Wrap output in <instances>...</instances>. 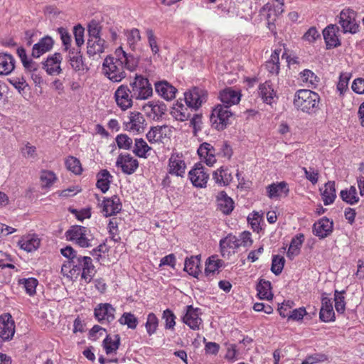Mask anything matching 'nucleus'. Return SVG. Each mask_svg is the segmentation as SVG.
I'll list each match as a JSON object with an SVG mask.
<instances>
[{"label":"nucleus","mask_w":364,"mask_h":364,"mask_svg":"<svg viewBox=\"0 0 364 364\" xmlns=\"http://www.w3.org/2000/svg\"><path fill=\"white\" fill-rule=\"evenodd\" d=\"M220 247L222 256L225 257L234 254L240 247V243L236 236L230 234L220 241Z\"/></svg>","instance_id":"obj_17"},{"label":"nucleus","mask_w":364,"mask_h":364,"mask_svg":"<svg viewBox=\"0 0 364 364\" xmlns=\"http://www.w3.org/2000/svg\"><path fill=\"white\" fill-rule=\"evenodd\" d=\"M115 55L122 60V65L124 68L129 70H134L139 64V58L134 55L127 53L122 47H119L115 50Z\"/></svg>","instance_id":"obj_24"},{"label":"nucleus","mask_w":364,"mask_h":364,"mask_svg":"<svg viewBox=\"0 0 364 364\" xmlns=\"http://www.w3.org/2000/svg\"><path fill=\"white\" fill-rule=\"evenodd\" d=\"M321 195L325 205L332 204L336 198L335 181H328Z\"/></svg>","instance_id":"obj_38"},{"label":"nucleus","mask_w":364,"mask_h":364,"mask_svg":"<svg viewBox=\"0 0 364 364\" xmlns=\"http://www.w3.org/2000/svg\"><path fill=\"white\" fill-rule=\"evenodd\" d=\"M105 41L102 38H88L87 43V53L91 57L104 53Z\"/></svg>","instance_id":"obj_28"},{"label":"nucleus","mask_w":364,"mask_h":364,"mask_svg":"<svg viewBox=\"0 0 364 364\" xmlns=\"http://www.w3.org/2000/svg\"><path fill=\"white\" fill-rule=\"evenodd\" d=\"M341 199L349 205H355L359 201L356 188L351 186L348 189L342 190L340 192Z\"/></svg>","instance_id":"obj_41"},{"label":"nucleus","mask_w":364,"mask_h":364,"mask_svg":"<svg viewBox=\"0 0 364 364\" xmlns=\"http://www.w3.org/2000/svg\"><path fill=\"white\" fill-rule=\"evenodd\" d=\"M319 95L309 90H299L294 96V105L298 109L309 114L315 113L318 109Z\"/></svg>","instance_id":"obj_2"},{"label":"nucleus","mask_w":364,"mask_h":364,"mask_svg":"<svg viewBox=\"0 0 364 364\" xmlns=\"http://www.w3.org/2000/svg\"><path fill=\"white\" fill-rule=\"evenodd\" d=\"M259 95L262 100L267 104H271L272 101L275 96V92L272 87V84L269 81H266L263 84H261L259 87Z\"/></svg>","instance_id":"obj_44"},{"label":"nucleus","mask_w":364,"mask_h":364,"mask_svg":"<svg viewBox=\"0 0 364 364\" xmlns=\"http://www.w3.org/2000/svg\"><path fill=\"white\" fill-rule=\"evenodd\" d=\"M115 309L110 304H100L95 309V316L99 322L110 323L114 319Z\"/></svg>","instance_id":"obj_15"},{"label":"nucleus","mask_w":364,"mask_h":364,"mask_svg":"<svg viewBox=\"0 0 364 364\" xmlns=\"http://www.w3.org/2000/svg\"><path fill=\"white\" fill-rule=\"evenodd\" d=\"M338 29L336 25L331 24L323 31V38L328 49L340 46L341 43L336 35Z\"/></svg>","instance_id":"obj_23"},{"label":"nucleus","mask_w":364,"mask_h":364,"mask_svg":"<svg viewBox=\"0 0 364 364\" xmlns=\"http://www.w3.org/2000/svg\"><path fill=\"white\" fill-rule=\"evenodd\" d=\"M223 262L218 258V256L210 257L205 262V274L206 277L213 275L218 269L222 267Z\"/></svg>","instance_id":"obj_42"},{"label":"nucleus","mask_w":364,"mask_h":364,"mask_svg":"<svg viewBox=\"0 0 364 364\" xmlns=\"http://www.w3.org/2000/svg\"><path fill=\"white\" fill-rule=\"evenodd\" d=\"M271 282L261 279L257 285V291L258 295L262 299L271 300L273 297V294L271 291Z\"/></svg>","instance_id":"obj_40"},{"label":"nucleus","mask_w":364,"mask_h":364,"mask_svg":"<svg viewBox=\"0 0 364 364\" xmlns=\"http://www.w3.org/2000/svg\"><path fill=\"white\" fill-rule=\"evenodd\" d=\"M232 113L227 105H217L210 115L212 126L218 130H223L230 123Z\"/></svg>","instance_id":"obj_6"},{"label":"nucleus","mask_w":364,"mask_h":364,"mask_svg":"<svg viewBox=\"0 0 364 364\" xmlns=\"http://www.w3.org/2000/svg\"><path fill=\"white\" fill-rule=\"evenodd\" d=\"M54 41L48 36L43 37L32 48L31 56L33 58H39L41 55L49 52L53 47Z\"/></svg>","instance_id":"obj_19"},{"label":"nucleus","mask_w":364,"mask_h":364,"mask_svg":"<svg viewBox=\"0 0 364 364\" xmlns=\"http://www.w3.org/2000/svg\"><path fill=\"white\" fill-rule=\"evenodd\" d=\"M115 101L117 105L126 110L132 106V97L130 89L126 85H120L114 93Z\"/></svg>","instance_id":"obj_13"},{"label":"nucleus","mask_w":364,"mask_h":364,"mask_svg":"<svg viewBox=\"0 0 364 364\" xmlns=\"http://www.w3.org/2000/svg\"><path fill=\"white\" fill-rule=\"evenodd\" d=\"M218 209L225 215H229L234 208V201L225 191H220L217 196Z\"/></svg>","instance_id":"obj_27"},{"label":"nucleus","mask_w":364,"mask_h":364,"mask_svg":"<svg viewBox=\"0 0 364 364\" xmlns=\"http://www.w3.org/2000/svg\"><path fill=\"white\" fill-rule=\"evenodd\" d=\"M321 308L319 312V318L323 322L333 321L335 319V313L331 299L323 296L321 299Z\"/></svg>","instance_id":"obj_26"},{"label":"nucleus","mask_w":364,"mask_h":364,"mask_svg":"<svg viewBox=\"0 0 364 364\" xmlns=\"http://www.w3.org/2000/svg\"><path fill=\"white\" fill-rule=\"evenodd\" d=\"M285 263V259L279 255H274L272 261L271 271L275 274L279 275L282 273Z\"/></svg>","instance_id":"obj_55"},{"label":"nucleus","mask_w":364,"mask_h":364,"mask_svg":"<svg viewBox=\"0 0 364 364\" xmlns=\"http://www.w3.org/2000/svg\"><path fill=\"white\" fill-rule=\"evenodd\" d=\"M168 128L167 126L153 127L146 134V138L150 143L161 141L163 139L164 131Z\"/></svg>","instance_id":"obj_47"},{"label":"nucleus","mask_w":364,"mask_h":364,"mask_svg":"<svg viewBox=\"0 0 364 364\" xmlns=\"http://www.w3.org/2000/svg\"><path fill=\"white\" fill-rule=\"evenodd\" d=\"M143 109L149 115L150 112L153 114L154 119L161 117L166 112V105L159 101H151L143 107Z\"/></svg>","instance_id":"obj_29"},{"label":"nucleus","mask_w":364,"mask_h":364,"mask_svg":"<svg viewBox=\"0 0 364 364\" xmlns=\"http://www.w3.org/2000/svg\"><path fill=\"white\" fill-rule=\"evenodd\" d=\"M21 283L23 284L26 292L29 295H33L36 293V288L38 284V280L36 279L33 277L24 279Z\"/></svg>","instance_id":"obj_63"},{"label":"nucleus","mask_w":364,"mask_h":364,"mask_svg":"<svg viewBox=\"0 0 364 364\" xmlns=\"http://www.w3.org/2000/svg\"><path fill=\"white\" fill-rule=\"evenodd\" d=\"M278 3V9L277 10H269V14H267V24L268 28L270 31L274 32L275 34L276 32L274 31L275 28V26L274 23V21H275V16H277V12L282 13L283 11L282 7L284 5V0H274Z\"/></svg>","instance_id":"obj_50"},{"label":"nucleus","mask_w":364,"mask_h":364,"mask_svg":"<svg viewBox=\"0 0 364 364\" xmlns=\"http://www.w3.org/2000/svg\"><path fill=\"white\" fill-rule=\"evenodd\" d=\"M345 292L344 290L342 291L336 290L334 293L335 308L336 311L339 314L344 313L346 309L345 297L343 296Z\"/></svg>","instance_id":"obj_54"},{"label":"nucleus","mask_w":364,"mask_h":364,"mask_svg":"<svg viewBox=\"0 0 364 364\" xmlns=\"http://www.w3.org/2000/svg\"><path fill=\"white\" fill-rule=\"evenodd\" d=\"M151 150V147L141 138L135 139L133 152L140 158H146V153Z\"/></svg>","instance_id":"obj_48"},{"label":"nucleus","mask_w":364,"mask_h":364,"mask_svg":"<svg viewBox=\"0 0 364 364\" xmlns=\"http://www.w3.org/2000/svg\"><path fill=\"white\" fill-rule=\"evenodd\" d=\"M169 173L182 176L185 172L186 164L178 156L171 155L169 159Z\"/></svg>","instance_id":"obj_34"},{"label":"nucleus","mask_w":364,"mask_h":364,"mask_svg":"<svg viewBox=\"0 0 364 364\" xmlns=\"http://www.w3.org/2000/svg\"><path fill=\"white\" fill-rule=\"evenodd\" d=\"M116 166L120 168L124 173L130 175L136 171L139 167V162L129 154H120L117 159Z\"/></svg>","instance_id":"obj_10"},{"label":"nucleus","mask_w":364,"mask_h":364,"mask_svg":"<svg viewBox=\"0 0 364 364\" xmlns=\"http://www.w3.org/2000/svg\"><path fill=\"white\" fill-rule=\"evenodd\" d=\"M65 166L69 171L75 174H80L82 171L80 161L74 156H69L66 159Z\"/></svg>","instance_id":"obj_53"},{"label":"nucleus","mask_w":364,"mask_h":364,"mask_svg":"<svg viewBox=\"0 0 364 364\" xmlns=\"http://www.w3.org/2000/svg\"><path fill=\"white\" fill-rule=\"evenodd\" d=\"M67 59L75 71L83 70L85 69V65L83 62L82 54L79 48L70 49Z\"/></svg>","instance_id":"obj_25"},{"label":"nucleus","mask_w":364,"mask_h":364,"mask_svg":"<svg viewBox=\"0 0 364 364\" xmlns=\"http://www.w3.org/2000/svg\"><path fill=\"white\" fill-rule=\"evenodd\" d=\"M281 49L275 50L271 55L270 59L265 63V68L271 75H277L279 73V54Z\"/></svg>","instance_id":"obj_36"},{"label":"nucleus","mask_w":364,"mask_h":364,"mask_svg":"<svg viewBox=\"0 0 364 364\" xmlns=\"http://www.w3.org/2000/svg\"><path fill=\"white\" fill-rule=\"evenodd\" d=\"M116 142L119 149L129 150L132 146V139L127 134H121L117 136Z\"/></svg>","instance_id":"obj_58"},{"label":"nucleus","mask_w":364,"mask_h":364,"mask_svg":"<svg viewBox=\"0 0 364 364\" xmlns=\"http://www.w3.org/2000/svg\"><path fill=\"white\" fill-rule=\"evenodd\" d=\"M267 188L268 196L270 198L278 197L281 196L282 193L287 194L289 192L288 184L284 181L278 183H272L268 186Z\"/></svg>","instance_id":"obj_43"},{"label":"nucleus","mask_w":364,"mask_h":364,"mask_svg":"<svg viewBox=\"0 0 364 364\" xmlns=\"http://www.w3.org/2000/svg\"><path fill=\"white\" fill-rule=\"evenodd\" d=\"M129 120L124 122V130L136 134L143 132L146 125L143 114L139 112H132L129 116Z\"/></svg>","instance_id":"obj_9"},{"label":"nucleus","mask_w":364,"mask_h":364,"mask_svg":"<svg viewBox=\"0 0 364 364\" xmlns=\"http://www.w3.org/2000/svg\"><path fill=\"white\" fill-rule=\"evenodd\" d=\"M103 343L106 353L110 354L118 349L120 343V337L118 334H116L114 335V339H112V337L107 336L105 338Z\"/></svg>","instance_id":"obj_49"},{"label":"nucleus","mask_w":364,"mask_h":364,"mask_svg":"<svg viewBox=\"0 0 364 364\" xmlns=\"http://www.w3.org/2000/svg\"><path fill=\"white\" fill-rule=\"evenodd\" d=\"M127 43L132 50L136 48V43L141 40L139 31L137 28H133L127 32Z\"/></svg>","instance_id":"obj_57"},{"label":"nucleus","mask_w":364,"mask_h":364,"mask_svg":"<svg viewBox=\"0 0 364 364\" xmlns=\"http://www.w3.org/2000/svg\"><path fill=\"white\" fill-rule=\"evenodd\" d=\"M304 240V235L301 233L294 237L290 242L289 247L287 252V257L292 260L300 253L301 245Z\"/></svg>","instance_id":"obj_31"},{"label":"nucleus","mask_w":364,"mask_h":364,"mask_svg":"<svg viewBox=\"0 0 364 364\" xmlns=\"http://www.w3.org/2000/svg\"><path fill=\"white\" fill-rule=\"evenodd\" d=\"M102 73L111 81L114 82H121L126 77L124 66L122 60L118 57L107 55L102 63Z\"/></svg>","instance_id":"obj_3"},{"label":"nucleus","mask_w":364,"mask_h":364,"mask_svg":"<svg viewBox=\"0 0 364 364\" xmlns=\"http://www.w3.org/2000/svg\"><path fill=\"white\" fill-rule=\"evenodd\" d=\"M184 95L186 105L190 108L196 109L206 102L208 92L203 89L195 87L185 92Z\"/></svg>","instance_id":"obj_8"},{"label":"nucleus","mask_w":364,"mask_h":364,"mask_svg":"<svg viewBox=\"0 0 364 364\" xmlns=\"http://www.w3.org/2000/svg\"><path fill=\"white\" fill-rule=\"evenodd\" d=\"M356 13L350 9H343L339 15L338 23L343 33H355L358 31V24L355 21Z\"/></svg>","instance_id":"obj_7"},{"label":"nucleus","mask_w":364,"mask_h":364,"mask_svg":"<svg viewBox=\"0 0 364 364\" xmlns=\"http://www.w3.org/2000/svg\"><path fill=\"white\" fill-rule=\"evenodd\" d=\"M102 26L100 20L93 18L87 25L88 38H102Z\"/></svg>","instance_id":"obj_46"},{"label":"nucleus","mask_w":364,"mask_h":364,"mask_svg":"<svg viewBox=\"0 0 364 364\" xmlns=\"http://www.w3.org/2000/svg\"><path fill=\"white\" fill-rule=\"evenodd\" d=\"M162 318L165 320L166 324L165 328L166 329H173L176 322V316L173 313V311L168 309H166L163 312Z\"/></svg>","instance_id":"obj_59"},{"label":"nucleus","mask_w":364,"mask_h":364,"mask_svg":"<svg viewBox=\"0 0 364 364\" xmlns=\"http://www.w3.org/2000/svg\"><path fill=\"white\" fill-rule=\"evenodd\" d=\"M220 99L223 103L222 105H227L230 107L232 105L239 103L240 94L231 88H227L220 92Z\"/></svg>","instance_id":"obj_30"},{"label":"nucleus","mask_w":364,"mask_h":364,"mask_svg":"<svg viewBox=\"0 0 364 364\" xmlns=\"http://www.w3.org/2000/svg\"><path fill=\"white\" fill-rule=\"evenodd\" d=\"M84 32L85 29L80 24L75 26L73 28L75 43L78 48L84 44Z\"/></svg>","instance_id":"obj_62"},{"label":"nucleus","mask_w":364,"mask_h":364,"mask_svg":"<svg viewBox=\"0 0 364 364\" xmlns=\"http://www.w3.org/2000/svg\"><path fill=\"white\" fill-rule=\"evenodd\" d=\"M154 87L156 92L168 101L173 99L177 92V89L175 87L165 80L155 82Z\"/></svg>","instance_id":"obj_20"},{"label":"nucleus","mask_w":364,"mask_h":364,"mask_svg":"<svg viewBox=\"0 0 364 364\" xmlns=\"http://www.w3.org/2000/svg\"><path fill=\"white\" fill-rule=\"evenodd\" d=\"M112 178V175L107 169L100 171L97 174V187L100 189L102 193H106L109 188Z\"/></svg>","instance_id":"obj_37"},{"label":"nucleus","mask_w":364,"mask_h":364,"mask_svg":"<svg viewBox=\"0 0 364 364\" xmlns=\"http://www.w3.org/2000/svg\"><path fill=\"white\" fill-rule=\"evenodd\" d=\"M328 360V356L323 353H314L307 356L301 364H315Z\"/></svg>","instance_id":"obj_60"},{"label":"nucleus","mask_w":364,"mask_h":364,"mask_svg":"<svg viewBox=\"0 0 364 364\" xmlns=\"http://www.w3.org/2000/svg\"><path fill=\"white\" fill-rule=\"evenodd\" d=\"M198 154L200 158L205 159V164L209 166H212L216 161L215 148L209 143L201 144L198 149Z\"/></svg>","instance_id":"obj_22"},{"label":"nucleus","mask_w":364,"mask_h":364,"mask_svg":"<svg viewBox=\"0 0 364 364\" xmlns=\"http://www.w3.org/2000/svg\"><path fill=\"white\" fill-rule=\"evenodd\" d=\"M41 181L43 188H49L57 180L55 174L51 171L43 170L41 173Z\"/></svg>","instance_id":"obj_52"},{"label":"nucleus","mask_w":364,"mask_h":364,"mask_svg":"<svg viewBox=\"0 0 364 364\" xmlns=\"http://www.w3.org/2000/svg\"><path fill=\"white\" fill-rule=\"evenodd\" d=\"M146 33L148 38V43L149 45V47L151 50V52L155 55L157 54L159 51V48L158 46L157 42H156V38L154 36V31L152 29L147 28L146 30Z\"/></svg>","instance_id":"obj_61"},{"label":"nucleus","mask_w":364,"mask_h":364,"mask_svg":"<svg viewBox=\"0 0 364 364\" xmlns=\"http://www.w3.org/2000/svg\"><path fill=\"white\" fill-rule=\"evenodd\" d=\"M66 239L75 242L80 247H90L93 246L94 236L91 230L81 225H73L65 232Z\"/></svg>","instance_id":"obj_4"},{"label":"nucleus","mask_w":364,"mask_h":364,"mask_svg":"<svg viewBox=\"0 0 364 364\" xmlns=\"http://www.w3.org/2000/svg\"><path fill=\"white\" fill-rule=\"evenodd\" d=\"M200 256L187 258L185 260L184 270L190 275L197 278L200 273Z\"/></svg>","instance_id":"obj_35"},{"label":"nucleus","mask_w":364,"mask_h":364,"mask_svg":"<svg viewBox=\"0 0 364 364\" xmlns=\"http://www.w3.org/2000/svg\"><path fill=\"white\" fill-rule=\"evenodd\" d=\"M21 249L28 252L36 250L40 245V240L36 235H28L18 242Z\"/></svg>","instance_id":"obj_39"},{"label":"nucleus","mask_w":364,"mask_h":364,"mask_svg":"<svg viewBox=\"0 0 364 364\" xmlns=\"http://www.w3.org/2000/svg\"><path fill=\"white\" fill-rule=\"evenodd\" d=\"M159 325V320L156 315L154 313H150L148 314L147 320L145 323L146 329L147 331V333L149 336H151L154 334L158 327Z\"/></svg>","instance_id":"obj_56"},{"label":"nucleus","mask_w":364,"mask_h":364,"mask_svg":"<svg viewBox=\"0 0 364 364\" xmlns=\"http://www.w3.org/2000/svg\"><path fill=\"white\" fill-rule=\"evenodd\" d=\"M333 223L326 217L321 218L313 225L314 234L320 239L328 237L333 231Z\"/></svg>","instance_id":"obj_18"},{"label":"nucleus","mask_w":364,"mask_h":364,"mask_svg":"<svg viewBox=\"0 0 364 364\" xmlns=\"http://www.w3.org/2000/svg\"><path fill=\"white\" fill-rule=\"evenodd\" d=\"M205 169L203 164L198 163L195 165L194 168L190 171L189 177L194 186L203 188L206 186L209 173Z\"/></svg>","instance_id":"obj_11"},{"label":"nucleus","mask_w":364,"mask_h":364,"mask_svg":"<svg viewBox=\"0 0 364 364\" xmlns=\"http://www.w3.org/2000/svg\"><path fill=\"white\" fill-rule=\"evenodd\" d=\"M119 322L122 325H127L131 329H135L138 324V319L133 314L125 312L119 319Z\"/></svg>","instance_id":"obj_51"},{"label":"nucleus","mask_w":364,"mask_h":364,"mask_svg":"<svg viewBox=\"0 0 364 364\" xmlns=\"http://www.w3.org/2000/svg\"><path fill=\"white\" fill-rule=\"evenodd\" d=\"M171 114L176 118V119L181 122L187 120L191 117L188 109L182 103L178 102H177L176 105L173 107Z\"/></svg>","instance_id":"obj_45"},{"label":"nucleus","mask_w":364,"mask_h":364,"mask_svg":"<svg viewBox=\"0 0 364 364\" xmlns=\"http://www.w3.org/2000/svg\"><path fill=\"white\" fill-rule=\"evenodd\" d=\"M61 254L69 260L68 267L70 272L81 274V277L89 283L95 274V267L90 257L77 255V252L70 246L61 249Z\"/></svg>","instance_id":"obj_1"},{"label":"nucleus","mask_w":364,"mask_h":364,"mask_svg":"<svg viewBox=\"0 0 364 364\" xmlns=\"http://www.w3.org/2000/svg\"><path fill=\"white\" fill-rule=\"evenodd\" d=\"M15 60L7 53H0V75H8L14 69Z\"/></svg>","instance_id":"obj_33"},{"label":"nucleus","mask_w":364,"mask_h":364,"mask_svg":"<svg viewBox=\"0 0 364 364\" xmlns=\"http://www.w3.org/2000/svg\"><path fill=\"white\" fill-rule=\"evenodd\" d=\"M199 311V309L193 308L191 305L186 306V312L183 317V321L193 330H198L202 323Z\"/></svg>","instance_id":"obj_16"},{"label":"nucleus","mask_w":364,"mask_h":364,"mask_svg":"<svg viewBox=\"0 0 364 364\" xmlns=\"http://www.w3.org/2000/svg\"><path fill=\"white\" fill-rule=\"evenodd\" d=\"M213 178L215 183L220 186H228L232 180V173L228 168L223 166L213 172Z\"/></svg>","instance_id":"obj_32"},{"label":"nucleus","mask_w":364,"mask_h":364,"mask_svg":"<svg viewBox=\"0 0 364 364\" xmlns=\"http://www.w3.org/2000/svg\"><path fill=\"white\" fill-rule=\"evenodd\" d=\"M129 85L132 97L136 100H146L153 94L149 80L142 75H136Z\"/></svg>","instance_id":"obj_5"},{"label":"nucleus","mask_w":364,"mask_h":364,"mask_svg":"<svg viewBox=\"0 0 364 364\" xmlns=\"http://www.w3.org/2000/svg\"><path fill=\"white\" fill-rule=\"evenodd\" d=\"M121 209L122 203H120L119 197L117 196L105 198L102 202V213L106 217L117 214Z\"/></svg>","instance_id":"obj_21"},{"label":"nucleus","mask_w":364,"mask_h":364,"mask_svg":"<svg viewBox=\"0 0 364 364\" xmlns=\"http://www.w3.org/2000/svg\"><path fill=\"white\" fill-rule=\"evenodd\" d=\"M306 311L304 307L295 309L293 311H289V315L288 316L289 320L300 321L303 318L304 316L306 315Z\"/></svg>","instance_id":"obj_64"},{"label":"nucleus","mask_w":364,"mask_h":364,"mask_svg":"<svg viewBox=\"0 0 364 364\" xmlns=\"http://www.w3.org/2000/svg\"><path fill=\"white\" fill-rule=\"evenodd\" d=\"M63 58L60 53H55L49 55L47 59L42 63L43 68L50 75H59L62 72L60 63Z\"/></svg>","instance_id":"obj_14"},{"label":"nucleus","mask_w":364,"mask_h":364,"mask_svg":"<svg viewBox=\"0 0 364 364\" xmlns=\"http://www.w3.org/2000/svg\"><path fill=\"white\" fill-rule=\"evenodd\" d=\"M15 333V323L9 314L0 316V338L6 341L12 339Z\"/></svg>","instance_id":"obj_12"}]
</instances>
